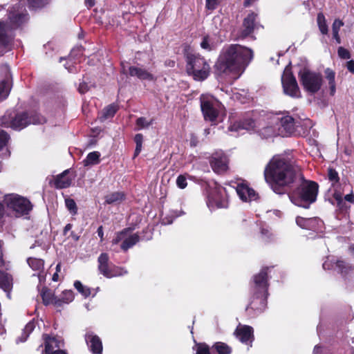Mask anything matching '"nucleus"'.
I'll use <instances>...</instances> for the list:
<instances>
[{
    "label": "nucleus",
    "instance_id": "obj_1",
    "mask_svg": "<svg viewBox=\"0 0 354 354\" xmlns=\"http://www.w3.org/2000/svg\"><path fill=\"white\" fill-rule=\"evenodd\" d=\"M264 178L277 194L288 193L295 205L308 209L315 203L319 191L317 182L306 180L301 169L288 158L274 156L266 165Z\"/></svg>",
    "mask_w": 354,
    "mask_h": 354
},
{
    "label": "nucleus",
    "instance_id": "obj_2",
    "mask_svg": "<svg viewBox=\"0 0 354 354\" xmlns=\"http://www.w3.org/2000/svg\"><path fill=\"white\" fill-rule=\"evenodd\" d=\"M253 50L240 44H230L223 48L214 65L215 73L221 75L236 69L246 68L253 59Z\"/></svg>",
    "mask_w": 354,
    "mask_h": 354
},
{
    "label": "nucleus",
    "instance_id": "obj_3",
    "mask_svg": "<svg viewBox=\"0 0 354 354\" xmlns=\"http://www.w3.org/2000/svg\"><path fill=\"white\" fill-rule=\"evenodd\" d=\"M28 20L29 15L26 11L10 12L7 20H0V55H4L13 48L15 35L8 32L22 28Z\"/></svg>",
    "mask_w": 354,
    "mask_h": 354
},
{
    "label": "nucleus",
    "instance_id": "obj_4",
    "mask_svg": "<svg viewBox=\"0 0 354 354\" xmlns=\"http://www.w3.org/2000/svg\"><path fill=\"white\" fill-rule=\"evenodd\" d=\"M183 55L186 62V73L189 76L198 82L204 81L209 76L211 68L204 57L193 53L188 45L185 46Z\"/></svg>",
    "mask_w": 354,
    "mask_h": 354
},
{
    "label": "nucleus",
    "instance_id": "obj_5",
    "mask_svg": "<svg viewBox=\"0 0 354 354\" xmlns=\"http://www.w3.org/2000/svg\"><path fill=\"white\" fill-rule=\"evenodd\" d=\"M46 121V118L36 111H21L5 115L2 118L1 125L20 131L31 124H42Z\"/></svg>",
    "mask_w": 354,
    "mask_h": 354
},
{
    "label": "nucleus",
    "instance_id": "obj_6",
    "mask_svg": "<svg viewBox=\"0 0 354 354\" xmlns=\"http://www.w3.org/2000/svg\"><path fill=\"white\" fill-rule=\"evenodd\" d=\"M207 205L210 209H227L229 207V194L225 187L218 183L207 190Z\"/></svg>",
    "mask_w": 354,
    "mask_h": 354
},
{
    "label": "nucleus",
    "instance_id": "obj_7",
    "mask_svg": "<svg viewBox=\"0 0 354 354\" xmlns=\"http://www.w3.org/2000/svg\"><path fill=\"white\" fill-rule=\"evenodd\" d=\"M298 76L304 89L308 93L315 94L321 89L323 77L320 73L304 68L300 70Z\"/></svg>",
    "mask_w": 354,
    "mask_h": 354
},
{
    "label": "nucleus",
    "instance_id": "obj_8",
    "mask_svg": "<svg viewBox=\"0 0 354 354\" xmlns=\"http://www.w3.org/2000/svg\"><path fill=\"white\" fill-rule=\"evenodd\" d=\"M97 269L104 277L111 279L123 276L127 274V270L120 266H118L109 261V256L106 252H102L97 258Z\"/></svg>",
    "mask_w": 354,
    "mask_h": 354
},
{
    "label": "nucleus",
    "instance_id": "obj_9",
    "mask_svg": "<svg viewBox=\"0 0 354 354\" xmlns=\"http://www.w3.org/2000/svg\"><path fill=\"white\" fill-rule=\"evenodd\" d=\"M273 266H264L259 273L254 274L250 281V292L254 294L268 293L270 286L268 272Z\"/></svg>",
    "mask_w": 354,
    "mask_h": 354
},
{
    "label": "nucleus",
    "instance_id": "obj_10",
    "mask_svg": "<svg viewBox=\"0 0 354 354\" xmlns=\"http://www.w3.org/2000/svg\"><path fill=\"white\" fill-rule=\"evenodd\" d=\"M133 228L126 227L120 232L115 233V237L112 239L113 245H117L121 243L120 248L123 252L128 251L129 249L133 247L140 241V236L138 233L131 234Z\"/></svg>",
    "mask_w": 354,
    "mask_h": 354
},
{
    "label": "nucleus",
    "instance_id": "obj_11",
    "mask_svg": "<svg viewBox=\"0 0 354 354\" xmlns=\"http://www.w3.org/2000/svg\"><path fill=\"white\" fill-rule=\"evenodd\" d=\"M8 208L14 211L18 216L28 215L32 209L31 202L25 197L11 195L5 199Z\"/></svg>",
    "mask_w": 354,
    "mask_h": 354
},
{
    "label": "nucleus",
    "instance_id": "obj_12",
    "mask_svg": "<svg viewBox=\"0 0 354 354\" xmlns=\"http://www.w3.org/2000/svg\"><path fill=\"white\" fill-rule=\"evenodd\" d=\"M251 297L246 311L252 316H257L262 313L267 307V299L269 294L250 292Z\"/></svg>",
    "mask_w": 354,
    "mask_h": 354
},
{
    "label": "nucleus",
    "instance_id": "obj_13",
    "mask_svg": "<svg viewBox=\"0 0 354 354\" xmlns=\"http://www.w3.org/2000/svg\"><path fill=\"white\" fill-rule=\"evenodd\" d=\"M209 162L216 174L223 175L229 169V159L223 151L214 152L209 158Z\"/></svg>",
    "mask_w": 354,
    "mask_h": 354
},
{
    "label": "nucleus",
    "instance_id": "obj_14",
    "mask_svg": "<svg viewBox=\"0 0 354 354\" xmlns=\"http://www.w3.org/2000/svg\"><path fill=\"white\" fill-rule=\"evenodd\" d=\"M283 93L291 97H300L301 92L295 77L290 70H286L281 77Z\"/></svg>",
    "mask_w": 354,
    "mask_h": 354
},
{
    "label": "nucleus",
    "instance_id": "obj_15",
    "mask_svg": "<svg viewBox=\"0 0 354 354\" xmlns=\"http://www.w3.org/2000/svg\"><path fill=\"white\" fill-rule=\"evenodd\" d=\"M258 15L254 12H250L243 19L242 27L239 32L238 39H245L252 36L257 26V19Z\"/></svg>",
    "mask_w": 354,
    "mask_h": 354
},
{
    "label": "nucleus",
    "instance_id": "obj_16",
    "mask_svg": "<svg viewBox=\"0 0 354 354\" xmlns=\"http://www.w3.org/2000/svg\"><path fill=\"white\" fill-rule=\"evenodd\" d=\"M84 339L88 350L92 354H102V342L98 335L93 331H88L84 335Z\"/></svg>",
    "mask_w": 354,
    "mask_h": 354
},
{
    "label": "nucleus",
    "instance_id": "obj_17",
    "mask_svg": "<svg viewBox=\"0 0 354 354\" xmlns=\"http://www.w3.org/2000/svg\"><path fill=\"white\" fill-rule=\"evenodd\" d=\"M201 108L205 120L214 122L218 116V111L211 100H202Z\"/></svg>",
    "mask_w": 354,
    "mask_h": 354
},
{
    "label": "nucleus",
    "instance_id": "obj_18",
    "mask_svg": "<svg viewBox=\"0 0 354 354\" xmlns=\"http://www.w3.org/2000/svg\"><path fill=\"white\" fill-rule=\"evenodd\" d=\"M42 338L45 346L43 354H49L50 352L60 348L64 345L63 340L58 336L45 333L43 334Z\"/></svg>",
    "mask_w": 354,
    "mask_h": 354
},
{
    "label": "nucleus",
    "instance_id": "obj_19",
    "mask_svg": "<svg viewBox=\"0 0 354 354\" xmlns=\"http://www.w3.org/2000/svg\"><path fill=\"white\" fill-rule=\"evenodd\" d=\"M234 334L242 343L245 344L252 343L254 339V330L250 326H239L236 328Z\"/></svg>",
    "mask_w": 354,
    "mask_h": 354
},
{
    "label": "nucleus",
    "instance_id": "obj_20",
    "mask_svg": "<svg viewBox=\"0 0 354 354\" xmlns=\"http://www.w3.org/2000/svg\"><path fill=\"white\" fill-rule=\"evenodd\" d=\"M295 129V119L290 115H286L280 120V127L279 128V134L282 137L291 136Z\"/></svg>",
    "mask_w": 354,
    "mask_h": 354
},
{
    "label": "nucleus",
    "instance_id": "obj_21",
    "mask_svg": "<svg viewBox=\"0 0 354 354\" xmlns=\"http://www.w3.org/2000/svg\"><path fill=\"white\" fill-rule=\"evenodd\" d=\"M236 192L241 200L244 202L256 200L258 198V194L256 192L244 183L238 184L236 187Z\"/></svg>",
    "mask_w": 354,
    "mask_h": 354
},
{
    "label": "nucleus",
    "instance_id": "obj_22",
    "mask_svg": "<svg viewBox=\"0 0 354 354\" xmlns=\"http://www.w3.org/2000/svg\"><path fill=\"white\" fill-rule=\"evenodd\" d=\"M321 220L318 217L304 218L302 216L296 217L297 225L302 229L308 230H316Z\"/></svg>",
    "mask_w": 354,
    "mask_h": 354
},
{
    "label": "nucleus",
    "instance_id": "obj_23",
    "mask_svg": "<svg viewBox=\"0 0 354 354\" xmlns=\"http://www.w3.org/2000/svg\"><path fill=\"white\" fill-rule=\"evenodd\" d=\"M70 169H66L62 173L57 175L54 180V186L56 189H65L69 187L74 177H70Z\"/></svg>",
    "mask_w": 354,
    "mask_h": 354
},
{
    "label": "nucleus",
    "instance_id": "obj_24",
    "mask_svg": "<svg viewBox=\"0 0 354 354\" xmlns=\"http://www.w3.org/2000/svg\"><path fill=\"white\" fill-rule=\"evenodd\" d=\"M13 286L12 276L4 271L0 270V288L7 292V295L10 297V292Z\"/></svg>",
    "mask_w": 354,
    "mask_h": 354
},
{
    "label": "nucleus",
    "instance_id": "obj_25",
    "mask_svg": "<svg viewBox=\"0 0 354 354\" xmlns=\"http://www.w3.org/2000/svg\"><path fill=\"white\" fill-rule=\"evenodd\" d=\"M129 74L131 77H137L142 80H155L153 74L148 72L147 70L136 66H130L129 68Z\"/></svg>",
    "mask_w": 354,
    "mask_h": 354
},
{
    "label": "nucleus",
    "instance_id": "obj_26",
    "mask_svg": "<svg viewBox=\"0 0 354 354\" xmlns=\"http://www.w3.org/2000/svg\"><path fill=\"white\" fill-rule=\"evenodd\" d=\"M119 109V106L115 103H112L105 106L99 113L98 120L103 122L109 118L114 117Z\"/></svg>",
    "mask_w": 354,
    "mask_h": 354
},
{
    "label": "nucleus",
    "instance_id": "obj_27",
    "mask_svg": "<svg viewBox=\"0 0 354 354\" xmlns=\"http://www.w3.org/2000/svg\"><path fill=\"white\" fill-rule=\"evenodd\" d=\"M324 74L328 83L330 95L334 96L336 92L335 73L333 70L327 68L324 70Z\"/></svg>",
    "mask_w": 354,
    "mask_h": 354
},
{
    "label": "nucleus",
    "instance_id": "obj_28",
    "mask_svg": "<svg viewBox=\"0 0 354 354\" xmlns=\"http://www.w3.org/2000/svg\"><path fill=\"white\" fill-rule=\"evenodd\" d=\"M212 354H231L232 348L226 343L223 342H216L212 346Z\"/></svg>",
    "mask_w": 354,
    "mask_h": 354
},
{
    "label": "nucleus",
    "instance_id": "obj_29",
    "mask_svg": "<svg viewBox=\"0 0 354 354\" xmlns=\"http://www.w3.org/2000/svg\"><path fill=\"white\" fill-rule=\"evenodd\" d=\"M106 204H113L120 203L125 199V194L123 192H115L107 194L104 197Z\"/></svg>",
    "mask_w": 354,
    "mask_h": 354
},
{
    "label": "nucleus",
    "instance_id": "obj_30",
    "mask_svg": "<svg viewBox=\"0 0 354 354\" xmlns=\"http://www.w3.org/2000/svg\"><path fill=\"white\" fill-rule=\"evenodd\" d=\"M35 328V322L34 320L30 321L23 329L21 335L17 338V343L24 342L28 338L30 334Z\"/></svg>",
    "mask_w": 354,
    "mask_h": 354
},
{
    "label": "nucleus",
    "instance_id": "obj_31",
    "mask_svg": "<svg viewBox=\"0 0 354 354\" xmlns=\"http://www.w3.org/2000/svg\"><path fill=\"white\" fill-rule=\"evenodd\" d=\"M30 10L41 9L47 6L50 0H24Z\"/></svg>",
    "mask_w": 354,
    "mask_h": 354
},
{
    "label": "nucleus",
    "instance_id": "obj_32",
    "mask_svg": "<svg viewBox=\"0 0 354 354\" xmlns=\"http://www.w3.org/2000/svg\"><path fill=\"white\" fill-rule=\"evenodd\" d=\"M41 297L42 303L45 306L52 304L55 298V295L47 287H44L41 290Z\"/></svg>",
    "mask_w": 354,
    "mask_h": 354
},
{
    "label": "nucleus",
    "instance_id": "obj_33",
    "mask_svg": "<svg viewBox=\"0 0 354 354\" xmlns=\"http://www.w3.org/2000/svg\"><path fill=\"white\" fill-rule=\"evenodd\" d=\"M100 153L98 151L90 152L85 160L84 164L85 166L97 165L100 162Z\"/></svg>",
    "mask_w": 354,
    "mask_h": 354
},
{
    "label": "nucleus",
    "instance_id": "obj_34",
    "mask_svg": "<svg viewBox=\"0 0 354 354\" xmlns=\"http://www.w3.org/2000/svg\"><path fill=\"white\" fill-rule=\"evenodd\" d=\"M317 22L319 29L322 34L327 35L328 32V25L324 15L322 12H319L317 16Z\"/></svg>",
    "mask_w": 354,
    "mask_h": 354
},
{
    "label": "nucleus",
    "instance_id": "obj_35",
    "mask_svg": "<svg viewBox=\"0 0 354 354\" xmlns=\"http://www.w3.org/2000/svg\"><path fill=\"white\" fill-rule=\"evenodd\" d=\"M344 26V23L340 19H335L332 25L333 37L337 44L341 43V38L339 35V31L342 26Z\"/></svg>",
    "mask_w": 354,
    "mask_h": 354
},
{
    "label": "nucleus",
    "instance_id": "obj_36",
    "mask_svg": "<svg viewBox=\"0 0 354 354\" xmlns=\"http://www.w3.org/2000/svg\"><path fill=\"white\" fill-rule=\"evenodd\" d=\"M27 263L34 270L40 271L44 269V261L41 259L29 257L27 259Z\"/></svg>",
    "mask_w": 354,
    "mask_h": 354
},
{
    "label": "nucleus",
    "instance_id": "obj_37",
    "mask_svg": "<svg viewBox=\"0 0 354 354\" xmlns=\"http://www.w3.org/2000/svg\"><path fill=\"white\" fill-rule=\"evenodd\" d=\"M327 176L328 180L331 183L332 187H335L339 183V176L338 172L333 167H328L327 170Z\"/></svg>",
    "mask_w": 354,
    "mask_h": 354
},
{
    "label": "nucleus",
    "instance_id": "obj_38",
    "mask_svg": "<svg viewBox=\"0 0 354 354\" xmlns=\"http://www.w3.org/2000/svg\"><path fill=\"white\" fill-rule=\"evenodd\" d=\"M333 197L337 203V206L341 211H346L350 207L346 205V202L344 201L342 198V194L340 192L335 191L334 193L333 194Z\"/></svg>",
    "mask_w": 354,
    "mask_h": 354
},
{
    "label": "nucleus",
    "instance_id": "obj_39",
    "mask_svg": "<svg viewBox=\"0 0 354 354\" xmlns=\"http://www.w3.org/2000/svg\"><path fill=\"white\" fill-rule=\"evenodd\" d=\"M255 127V121L250 117L243 118L238 122V127L242 129H251Z\"/></svg>",
    "mask_w": 354,
    "mask_h": 354
},
{
    "label": "nucleus",
    "instance_id": "obj_40",
    "mask_svg": "<svg viewBox=\"0 0 354 354\" xmlns=\"http://www.w3.org/2000/svg\"><path fill=\"white\" fill-rule=\"evenodd\" d=\"M10 87L8 80L0 82V102L5 100L9 95Z\"/></svg>",
    "mask_w": 354,
    "mask_h": 354
},
{
    "label": "nucleus",
    "instance_id": "obj_41",
    "mask_svg": "<svg viewBox=\"0 0 354 354\" xmlns=\"http://www.w3.org/2000/svg\"><path fill=\"white\" fill-rule=\"evenodd\" d=\"M194 349L196 351V354H212L211 347L205 342H196Z\"/></svg>",
    "mask_w": 354,
    "mask_h": 354
},
{
    "label": "nucleus",
    "instance_id": "obj_42",
    "mask_svg": "<svg viewBox=\"0 0 354 354\" xmlns=\"http://www.w3.org/2000/svg\"><path fill=\"white\" fill-rule=\"evenodd\" d=\"M136 142V149L134 151L133 158H136L141 152L143 142V136L141 133H137L134 137Z\"/></svg>",
    "mask_w": 354,
    "mask_h": 354
},
{
    "label": "nucleus",
    "instance_id": "obj_43",
    "mask_svg": "<svg viewBox=\"0 0 354 354\" xmlns=\"http://www.w3.org/2000/svg\"><path fill=\"white\" fill-rule=\"evenodd\" d=\"M65 205L72 215L75 216L77 214L78 208L74 199L71 198H65Z\"/></svg>",
    "mask_w": 354,
    "mask_h": 354
},
{
    "label": "nucleus",
    "instance_id": "obj_44",
    "mask_svg": "<svg viewBox=\"0 0 354 354\" xmlns=\"http://www.w3.org/2000/svg\"><path fill=\"white\" fill-rule=\"evenodd\" d=\"M74 287L75 289L81 293L84 297H88L91 295V289L88 287L83 286L80 281H75L74 282Z\"/></svg>",
    "mask_w": 354,
    "mask_h": 354
},
{
    "label": "nucleus",
    "instance_id": "obj_45",
    "mask_svg": "<svg viewBox=\"0 0 354 354\" xmlns=\"http://www.w3.org/2000/svg\"><path fill=\"white\" fill-rule=\"evenodd\" d=\"M10 139V135L4 130L0 129V151L7 145Z\"/></svg>",
    "mask_w": 354,
    "mask_h": 354
},
{
    "label": "nucleus",
    "instance_id": "obj_46",
    "mask_svg": "<svg viewBox=\"0 0 354 354\" xmlns=\"http://www.w3.org/2000/svg\"><path fill=\"white\" fill-rule=\"evenodd\" d=\"M61 297L63 298L66 304H68L73 301L74 293L71 290H66L62 292Z\"/></svg>",
    "mask_w": 354,
    "mask_h": 354
},
{
    "label": "nucleus",
    "instance_id": "obj_47",
    "mask_svg": "<svg viewBox=\"0 0 354 354\" xmlns=\"http://www.w3.org/2000/svg\"><path fill=\"white\" fill-rule=\"evenodd\" d=\"M152 123L153 120H151L150 122H147L146 118L144 117H140L136 121V124L138 127L139 129L148 127L151 125Z\"/></svg>",
    "mask_w": 354,
    "mask_h": 354
},
{
    "label": "nucleus",
    "instance_id": "obj_48",
    "mask_svg": "<svg viewBox=\"0 0 354 354\" xmlns=\"http://www.w3.org/2000/svg\"><path fill=\"white\" fill-rule=\"evenodd\" d=\"M338 56L344 59H348L351 57V53L346 48L340 46L337 50Z\"/></svg>",
    "mask_w": 354,
    "mask_h": 354
},
{
    "label": "nucleus",
    "instance_id": "obj_49",
    "mask_svg": "<svg viewBox=\"0 0 354 354\" xmlns=\"http://www.w3.org/2000/svg\"><path fill=\"white\" fill-rule=\"evenodd\" d=\"M176 185L180 189H185L187 185V178L185 175H179L176 179Z\"/></svg>",
    "mask_w": 354,
    "mask_h": 354
},
{
    "label": "nucleus",
    "instance_id": "obj_50",
    "mask_svg": "<svg viewBox=\"0 0 354 354\" xmlns=\"http://www.w3.org/2000/svg\"><path fill=\"white\" fill-rule=\"evenodd\" d=\"M201 47L205 50H212V48L209 45V37L208 35L204 36L203 37L202 41L201 43Z\"/></svg>",
    "mask_w": 354,
    "mask_h": 354
},
{
    "label": "nucleus",
    "instance_id": "obj_51",
    "mask_svg": "<svg viewBox=\"0 0 354 354\" xmlns=\"http://www.w3.org/2000/svg\"><path fill=\"white\" fill-rule=\"evenodd\" d=\"M84 51V48L82 46L75 47L72 49L70 56L73 57H75L77 56L82 55Z\"/></svg>",
    "mask_w": 354,
    "mask_h": 354
},
{
    "label": "nucleus",
    "instance_id": "obj_52",
    "mask_svg": "<svg viewBox=\"0 0 354 354\" xmlns=\"http://www.w3.org/2000/svg\"><path fill=\"white\" fill-rule=\"evenodd\" d=\"M52 304H53L55 306V307L58 308H62L63 306V305L66 304L62 297H57L55 296V298H54V300H53V302Z\"/></svg>",
    "mask_w": 354,
    "mask_h": 354
},
{
    "label": "nucleus",
    "instance_id": "obj_53",
    "mask_svg": "<svg viewBox=\"0 0 354 354\" xmlns=\"http://www.w3.org/2000/svg\"><path fill=\"white\" fill-rule=\"evenodd\" d=\"M218 5V0H206V8L208 10H214L216 9Z\"/></svg>",
    "mask_w": 354,
    "mask_h": 354
},
{
    "label": "nucleus",
    "instance_id": "obj_54",
    "mask_svg": "<svg viewBox=\"0 0 354 354\" xmlns=\"http://www.w3.org/2000/svg\"><path fill=\"white\" fill-rule=\"evenodd\" d=\"M88 91V86L86 82H82L80 84V85L78 86V91L81 94H84V93H86Z\"/></svg>",
    "mask_w": 354,
    "mask_h": 354
},
{
    "label": "nucleus",
    "instance_id": "obj_55",
    "mask_svg": "<svg viewBox=\"0 0 354 354\" xmlns=\"http://www.w3.org/2000/svg\"><path fill=\"white\" fill-rule=\"evenodd\" d=\"M347 69L352 73H354V60H350L346 62Z\"/></svg>",
    "mask_w": 354,
    "mask_h": 354
},
{
    "label": "nucleus",
    "instance_id": "obj_56",
    "mask_svg": "<svg viewBox=\"0 0 354 354\" xmlns=\"http://www.w3.org/2000/svg\"><path fill=\"white\" fill-rule=\"evenodd\" d=\"M95 0H84L85 6L90 9L95 5Z\"/></svg>",
    "mask_w": 354,
    "mask_h": 354
},
{
    "label": "nucleus",
    "instance_id": "obj_57",
    "mask_svg": "<svg viewBox=\"0 0 354 354\" xmlns=\"http://www.w3.org/2000/svg\"><path fill=\"white\" fill-rule=\"evenodd\" d=\"M344 200L351 203H354V195L351 192V194H346L345 196H344Z\"/></svg>",
    "mask_w": 354,
    "mask_h": 354
},
{
    "label": "nucleus",
    "instance_id": "obj_58",
    "mask_svg": "<svg viewBox=\"0 0 354 354\" xmlns=\"http://www.w3.org/2000/svg\"><path fill=\"white\" fill-rule=\"evenodd\" d=\"M97 235L99 236V237L100 238L101 241H102L104 239V231H103V227L102 225H100L97 228Z\"/></svg>",
    "mask_w": 354,
    "mask_h": 354
},
{
    "label": "nucleus",
    "instance_id": "obj_59",
    "mask_svg": "<svg viewBox=\"0 0 354 354\" xmlns=\"http://www.w3.org/2000/svg\"><path fill=\"white\" fill-rule=\"evenodd\" d=\"M261 234L263 237L265 236L268 239H270L272 235V234L268 230L263 228L261 229Z\"/></svg>",
    "mask_w": 354,
    "mask_h": 354
},
{
    "label": "nucleus",
    "instance_id": "obj_60",
    "mask_svg": "<svg viewBox=\"0 0 354 354\" xmlns=\"http://www.w3.org/2000/svg\"><path fill=\"white\" fill-rule=\"evenodd\" d=\"M72 227L73 225L71 223L66 224L63 230V235L66 236L68 232L70 231L72 229Z\"/></svg>",
    "mask_w": 354,
    "mask_h": 354
},
{
    "label": "nucleus",
    "instance_id": "obj_61",
    "mask_svg": "<svg viewBox=\"0 0 354 354\" xmlns=\"http://www.w3.org/2000/svg\"><path fill=\"white\" fill-rule=\"evenodd\" d=\"M336 266L342 270L346 268V263L344 261H337Z\"/></svg>",
    "mask_w": 354,
    "mask_h": 354
},
{
    "label": "nucleus",
    "instance_id": "obj_62",
    "mask_svg": "<svg viewBox=\"0 0 354 354\" xmlns=\"http://www.w3.org/2000/svg\"><path fill=\"white\" fill-rule=\"evenodd\" d=\"M70 237L75 241H77L80 239V236L75 234L73 231L71 232Z\"/></svg>",
    "mask_w": 354,
    "mask_h": 354
},
{
    "label": "nucleus",
    "instance_id": "obj_63",
    "mask_svg": "<svg viewBox=\"0 0 354 354\" xmlns=\"http://www.w3.org/2000/svg\"><path fill=\"white\" fill-rule=\"evenodd\" d=\"M5 213V207L3 203H0V219L3 217Z\"/></svg>",
    "mask_w": 354,
    "mask_h": 354
},
{
    "label": "nucleus",
    "instance_id": "obj_64",
    "mask_svg": "<svg viewBox=\"0 0 354 354\" xmlns=\"http://www.w3.org/2000/svg\"><path fill=\"white\" fill-rule=\"evenodd\" d=\"M322 352V347L319 345H316L313 349V354H319Z\"/></svg>",
    "mask_w": 354,
    "mask_h": 354
}]
</instances>
